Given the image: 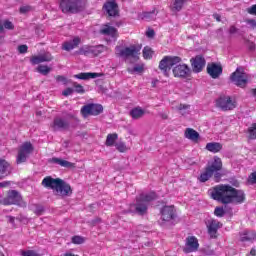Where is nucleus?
I'll return each instance as SVG.
<instances>
[{
    "label": "nucleus",
    "mask_w": 256,
    "mask_h": 256,
    "mask_svg": "<svg viewBox=\"0 0 256 256\" xmlns=\"http://www.w3.org/2000/svg\"><path fill=\"white\" fill-rule=\"evenodd\" d=\"M208 193L214 201H219L224 205H229L230 203L238 204L245 201V192L235 189L231 185H217L211 188Z\"/></svg>",
    "instance_id": "obj_1"
},
{
    "label": "nucleus",
    "mask_w": 256,
    "mask_h": 256,
    "mask_svg": "<svg viewBox=\"0 0 256 256\" xmlns=\"http://www.w3.org/2000/svg\"><path fill=\"white\" fill-rule=\"evenodd\" d=\"M42 185L48 189H52L57 195H71V186L59 178H51L48 176L42 180Z\"/></svg>",
    "instance_id": "obj_2"
},
{
    "label": "nucleus",
    "mask_w": 256,
    "mask_h": 256,
    "mask_svg": "<svg viewBox=\"0 0 256 256\" xmlns=\"http://www.w3.org/2000/svg\"><path fill=\"white\" fill-rule=\"evenodd\" d=\"M156 197L157 195L155 194V192L140 194V196L136 198V203L130 205L129 213L145 215L147 213V207H149V203L156 199Z\"/></svg>",
    "instance_id": "obj_3"
},
{
    "label": "nucleus",
    "mask_w": 256,
    "mask_h": 256,
    "mask_svg": "<svg viewBox=\"0 0 256 256\" xmlns=\"http://www.w3.org/2000/svg\"><path fill=\"white\" fill-rule=\"evenodd\" d=\"M115 55L116 57L124 59V61H127V59H139V55H141V45L131 44L130 46H116Z\"/></svg>",
    "instance_id": "obj_4"
},
{
    "label": "nucleus",
    "mask_w": 256,
    "mask_h": 256,
    "mask_svg": "<svg viewBox=\"0 0 256 256\" xmlns=\"http://www.w3.org/2000/svg\"><path fill=\"white\" fill-rule=\"evenodd\" d=\"M85 7V0H60L63 13H77Z\"/></svg>",
    "instance_id": "obj_5"
},
{
    "label": "nucleus",
    "mask_w": 256,
    "mask_h": 256,
    "mask_svg": "<svg viewBox=\"0 0 256 256\" xmlns=\"http://www.w3.org/2000/svg\"><path fill=\"white\" fill-rule=\"evenodd\" d=\"M180 61L181 57L179 56H165L159 63V69L163 71L166 77H169L171 67H175Z\"/></svg>",
    "instance_id": "obj_6"
},
{
    "label": "nucleus",
    "mask_w": 256,
    "mask_h": 256,
    "mask_svg": "<svg viewBox=\"0 0 256 256\" xmlns=\"http://www.w3.org/2000/svg\"><path fill=\"white\" fill-rule=\"evenodd\" d=\"M216 107L221 111H233L237 108V101L231 96H221L216 100Z\"/></svg>",
    "instance_id": "obj_7"
},
{
    "label": "nucleus",
    "mask_w": 256,
    "mask_h": 256,
    "mask_svg": "<svg viewBox=\"0 0 256 256\" xmlns=\"http://www.w3.org/2000/svg\"><path fill=\"white\" fill-rule=\"evenodd\" d=\"M31 153H33V144H31V142L23 143L18 149L16 158L17 164L25 163V161L29 159V155H31Z\"/></svg>",
    "instance_id": "obj_8"
},
{
    "label": "nucleus",
    "mask_w": 256,
    "mask_h": 256,
    "mask_svg": "<svg viewBox=\"0 0 256 256\" xmlns=\"http://www.w3.org/2000/svg\"><path fill=\"white\" fill-rule=\"evenodd\" d=\"M1 205H23V198L21 194L15 190L8 192L7 197L3 198L0 196Z\"/></svg>",
    "instance_id": "obj_9"
},
{
    "label": "nucleus",
    "mask_w": 256,
    "mask_h": 256,
    "mask_svg": "<svg viewBox=\"0 0 256 256\" xmlns=\"http://www.w3.org/2000/svg\"><path fill=\"white\" fill-rule=\"evenodd\" d=\"M230 79L237 87H245L249 78L243 68H237L230 76Z\"/></svg>",
    "instance_id": "obj_10"
},
{
    "label": "nucleus",
    "mask_w": 256,
    "mask_h": 256,
    "mask_svg": "<svg viewBox=\"0 0 256 256\" xmlns=\"http://www.w3.org/2000/svg\"><path fill=\"white\" fill-rule=\"evenodd\" d=\"M177 217V212L175 210V206H164L161 210V219L165 223H169L171 221H175Z\"/></svg>",
    "instance_id": "obj_11"
},
{
    "label": "nucleus",
    "mask_w": 256,
    "mask_h": 256,
    "mask_svg": "<svg viewBox=\"0 0 256 256\" xmlns=\"http://www.w3.org/2000/svg\"><path fill=\"white\" fill-rule=\"evenodd\" d=\"M83 117H89V115H99L103 113V106L101 104H88L81 109Z\"/></svg>",
    "instance_id": "obj_12"
},
{
    "label": "nucleus",
    "mask_w": 256,
    "mask_h": 256,
    "mask_svg": "<svg viewBox=\"0 0 256 256\" xmlns=\"http://www.w3.org/2000/svg\"><path fill=\"white\" fill-rule=\"evenodd\" d=\"M206 227L211 239H215L217 237V231L223 227V224H221V222L218 220L210 218L206 221Z\"/></svg>",
    "instance_id": "obj_13"
},
{
    "label": "nucleus",
    "mask_w": 256,
    "mask_h": 256,
    "mask_svg": "<svg viewBox=\"0 0 256 256\" xmlns=\"http://www.w3.org/2000/svg\"><path fill=\"white\" fill-rule=\"evenodd\" d=\"M107 51V47L103 45H98V46H83L80 49V54L81 55H89V53H92V55H101V53H105Z\"/></svg>",
    "instance_id": "obj_14"
},
{
    "label": "nucleus",
    "mask_w": 256,
    "mask_h": 256,
    "mask_svg": "<svg viewBox=\"0 0 256 256\" xmlns=\"http://www.w3.org/2000/svg\"><path fill=\"white\" fill-rule=\"evenodd\" d=\"M199 249V240L195 236H189L186 238V243L183 248L184 253H195Z\"/></svg>",
    "instance_id": "obj_15"
},
{
    "label": "nucleus",
    "mask_w": 256,
    "mask_h": 256,
    "mask_svg": "<svg viewBox=\"0 0 256 256\" xmlns=\"http://www.w3.org/2000/svg\"><path fill=\"white\" fill-rule=\"evenodd\" d=\"M172 71H173L174 77H181V78L189 77L191 73V69L189 68V66H187V64L176 65Z\"/></svg>",
    "instance_id": "obj_16"
},
{
    "label": "nucleus",
    "mask_w": 256,
    "mask_h": 256,
    "mask_svg": "<svg viewBox=\"0 0 256 256\" xmlns=\"http://www.w3.org/2000/svg\"><path fill=\"white\" fill-rule=\"evenodd\" d=\"M49 61H53V56H51V53L49 52L40 55H34L30 58V63H32V65H39L40 63H49Z\"/></svg>",
    "instance_id": "obj_17"
},
{
    "label": "nucleus",
    "mask_w": 256,
    "mask_h": 256,
    "mask_svg": "<svg viewBox=\"0 0 256 256\" xmlns=\"http://www.w3.org/2000/svg\"><path fill=\"white\" fill-rule=\"evenodd\" d=\"M100 32L102 35H107V37H109L108 41H117V37H119V33H117L115 27L110 25H105Z\"/></svg>",
    "instance_id": "obj_18"
},
{
    "label": "nucleus",
    "mask_w": 256,
    "mask_h": 256,
    "mask_svg": "<svg viewBox=\"0 0 256 256\" xmlns=\"http://www.w3.org/2000/svg\"><path fill=\"white\" fill-rule=\"evenodd\" d=\"M190 61L194 73H201V71H203V67H205V58H203L202 56H196Z\"/></svg>",
    "instance_id": "obj_19"
},
{
    "label": "nucleus",
    "mask_w": 256,
    "mask_h": 256,
    "mask_svg": "<svg viewBox=\"0 0 256 256\" xmlns=\"http://www.w3.org/2000/svg\"><path fill=\"white\" fill-rule=\"evenodd\" d=\"M104 10L108 13L109 17L119 15V6L115 1H108L104 4Z\"/></svg>",
    "instance_id": "obj_20"
},
{
    "label": "nucleus",
    "mask_w": 256,
    "mask_h": 256,
    "mask_svg": "<svg viewBox=\"0 0 256 256\" xmlns=\"http://www.w3.org/2000/svg\"><path fill=\"white\" fill-rule=\"evenodd\" d=\"M207 73L212 79H217V77L223 73V68H221V65L211 63L207 66Z\"/></svg>",
    "instance_id": "obj_21"
},
{
    "label": "nucleus",
    "mask_w": 256,
    "mask_h": 256,
    "mask_svg": "<svg viewBox=\"0 0 256 256\" xmlns=\"http://www.w3.org/2000/svg\"><path fill=\"white\" fill-rule=\"evenodd\" d=\"M80 43L81 38L74 37L72 40L64 42L62 45V49L64 51H73V49L79 47Z\"/></svg>",
    "instance_id": "obj_22"
},
{
    "label": "nucleus",
    "mask_w": 256,
    "mask_h": 256,
    "mask_svg": "<svg viewBox=\"0 0 256 256\" xmlns=\"http://www.w3.org/2000/svg\"><path fill=\"white\" fill-rule=\"evenodd\" d=\"M184 137L189 139V141H193V143H197V141H199V132L193 128H186Z\"/></svg>",
    "instance_id": "obj_23"
},
{
    "label": "nucleus",
    "mask_w": 256,
    "mask_h": 256,
    "mask_svg": "<svg viewBox=\"0 0 256 256\" xmlns=\"http://www.w3.org/2000/svg\"><path fill=\"white\" fill-rule=\"evenodd\" d=\"M207 168L210 169L213 173L221 171V169L223 168V162L221 161V158L215 156L213 161Z\"/></svg>",
    "instance_id": "obj_24"
},
{
    "label": "nucleus",
    "mask_w": 256,
    "mask_h": 256,
    "mask_svg": "<svg viewBox=\"0 0 256 256\" xmlns=\"http://www.w3.org/2000/svg\"><path fill=\"white\" fill-rule=\"evenodd\" d=\"M75 79H82L84 81H87V79H97V77H101V74L99 73H93V72H86V73H79L74 75Z\"/></svg>",
    "instance_id": "obj_25"
},
{
    "label": "nucleus",
    "mask_w": 256,
    "mask_h": 256,
    "mask_svg": "<svg viewBox=\"0 0 256 256\" xmlns=\"http://www.w3.org/2000/svg\"><path fill=\"white\" fill-rule=\"evenodd\" d=\"M11 171V165L6 160H0V177H5L9 175Z\"/></svg>",
    "instance_id": "obj_26"
},
{
    "label": "nucleus",
    "mask_w": 256,
    "mask_h": 256,
    "mask_svg": "<svg viewBox=\"0 0 256 256\" xmlns=\"http://www.w3.org/2000/svg\"><path fill=\"white\" fill-rule=\"evenodd\" d=\"M223 149V145L219 142H209L206 144V150L210 153H219Z\"/></svg>",
    "instance_id": "obj_27"
},
{
    "label": "nucleus",
    "mask_w": 256,
    "mask_h": 256,
    "mask_svg": "<svg viewBox=\"0 0 256 256\" xmlns=\"http://www.w3.org/2000/svg\"><path fill=\"white\" fill-rule=\"evenodd\" d=\"M128 73H130V75H135V73L137 75H141V73H143L145 71V65L144 64H136L134 67H128L127 68Z\"/></svg>",
    "instance_id": "obj_28"
},
{
    "label": "nucleus",
    "mask_w": 256,
    "mask_h": 256,
    "mask_svg": "<svg viewBox=\"0 0 256 256\" xmlns=\"http://www.w3.org/2000/svg\"><path fill=\"white\" fill-rule=\"evenodd\" d=\"M52 163H55L56 165H60V167H66L67 169H71L75 167V164L67 160H63L61 158H52Z\"/></svg>",
    "instance_id": "obj_29"
},
{
    "label": "nucleus",
    "mask_w": 256,
    "mask_h": 256,
    "mask_svg": "<svg viewBox=\"0 0 256 256\" xmlns=\"http://www.w3.org/2000/svg\"><path fill=\"white\" fill-rule=\"evenodd\" d=\"M255 239H256V233L253 231H244L240 235L241 241H255Z\"/></svg>",
    "instance_id": "obj_30"
},
{
    "label": "nucleus",
    "mask_w": 256,
    "mask_h": 256,
    "mask_svg": "<svg viewBox=\"0 0 256 256\" xmlns=\"http://www.w3.org/2000/svg\"><path fill=\"white\" fill-rule=\"evenodd\" d=\"M187 0H174V2L171 5V11L174 13H179L181 9H183V6L185 5V2Z\"/></svg>",
    "instance_id": "obj_31"
},
{
    "label": "nucleus",
    "mask_w": 256,
    "mask_h": 256,
    "mask_svg": "<svg viewBox=\"0 0 256 256\" xmlns=\"http://www.w3.org/2000/svg\"><path fill=\"white\" fill-rule=\"evenodd\" d=\"M5 29H8L9 31L15 29V25H13V22L9 20H0V33H4Z\"/></svg>",
    "instance_id": "obj_32"
},
{
    "label": "nucleus",
    "mask_w": 256,
    "mask_h": 256,
    "mask_svg": "<svg viewBox=\"0 0 256 256\" xmlns=\"http://www.w3.org/2000/svg\"><path fill=\"white\" fill-rule=\"evenodd\" d=\"M130 115L132 119H141L145 115V110L141 107H136L131 110Z\"/></svg>",
    "instance_id": "obj_33"
},
{
    "label": "nucleus",
    "mask_w": 256,
    "mask_h": 256,
    "mask_svg": "<svg viewBox=\"0 0 256 256\" xmlns=\"http://www.w3.org/2000/svg\"><path fill=\"white\" fill-rule=\"evenodd\" d=\"M211 177H213V172L206 168L205 171L200 174L199 181H201V183H205V181H209Z\"/></svg>",
    "instance_id": "obj_34"
},
{
    "label": "nucleus",
    "mask_w": 256,
    "mask_h": 256,
    "mask_svg": "<svg viewBox=\"0 0 256 256\" xmlns=\"http://www.w3.org/2000/svg\"><path fill=\"white\" fill-rule=\"evenodd\" d=\"M67 127V121L61 119V118H56L53 123V129H65Z\"/></svg>",
    "instance_id": "obj_35"
},
{
    "label": "nucleus",
    "mask_w": 256,
    "mask_h": 256,
    "mask_svg": "<svg viewBox=\"0 0 256 256\" xmlns=\"http://www.w3.org/2000/svg\"><path fill=\"white\" fill-rule=\"evenodd\" d=\"M118 136L117 134H108L107 138H106V146L107 147H113V145H115V141H117Z\"/></svg>",
    "instance_id": "obj_36"
},
{
    "label": "nucleus",
    "mask_w": 256,
    "mask_h": 256,
    "mask_svg": "<svg viewBox=\"0 0 256 256\" xmlns=\"http://www.w3.org/2000/svg\"><path fill=\"white\" fill-rule=\"evenodd\" d=\"M36 71L38 73H40L41 75H49V73H51V67H49L47 65H39L36 68Z\"/></svg>",
    "instance_id": "obj_37"
},
{
    "label": "nucleus",
    "mask_w": 256,
    "mask_h": 256,
    "mask_svg": "<svg viewBox=\"0 0 256 256\" xmlns=\"http://www.w3.org/2000/svg\"><path fill=\"white\" fill-rule=\"evenodd\" d=\"M143 57L144 59H153V50L149 46L144 47Z\"/></svg>",
    "instance_id": "obj_38"
},
{
    "label": "nucleus",
    "mask_w": 256,
    "mask_h": 256,
    "mask_svg": "<svg viewBox=\"0 0 256 256\" xmlns=\"http://www.w3.org/2000/svg\"><path fill=\"white\" fill-rule=\"evenodd\" d=\"M191 106L186 105V104H179L177 109L180 112L181 115H187L189 114V109Z\"/></svg>",
    "instance_id": "obj_39"
},
{
    "label": "nucleus",
    "mask_w": 256,
    "mask_h": 256,
    "mask_svg": "<svg viewBox=\"0 0 256 256\" xmlns=\"http://www.w3.org/2000/svg\"><path fill=\"white\" fill-rule=\"evenodd\" d=\"M115 147L117 149V151H119L120 153H125L126 151H129V148L127 147V145L124 144V142H117L115 144Z\"/></svg>",
    "instance_id": "obj_40"
},
{
    "label": "nucleus",
    "mask_w": 256,
    "mask_h": 256,
    "mask_svg": "<svg viewBox=\"0 0 256 256\" xmlns=\"http://www.w3.org/2000/svg\"><path fill=\"white\" fill-rule=\"evenodd\" d=\"M141 18L144 21H151V19H155V12H144Z\"/></svg>",
    "instance_id": "obj_41"
},
{
    "label": "nucleus",
    "mask_w": 256,
    "mask_h": 256,
    "mask_svg": "<svg viewBox=\"0 0 256 256\" xmlns=\"http://www.w3.org/2000/svg\"><path fill=\"white\" fill-rule=\"evenodd\" d=\"M249 139H256V123H254L248 130Z\"/></svg>",
    "instance_id": "obj_42"
},
{
    "label": "nucleus",
    "mask_w": 256,
    "mask_h": 256,
    "mask_svg": "<svg viewBox=\"0 0 256 256\" xmlns=\"http://www.w3.org/2000/svg\"><path fill=\"white\" fill-rule=\"evenodd\" d=\"M72 243H74L75 245H81L85 243V238L81 236H74L72 237Z\"/></svg>",
    "instance_id": "obj_43"
},
{
    "label": "nucleus",
    "mask_w": 256,
    "mask_h": 256,
    "mask_svg": "<svg viewBox=\"0 0 256 256\" xmlns=\"http://www.w3.org/2000/svg\"><path fill=\"white\" fill-rule=\"evenodd\" d=\"M214 215L216 217H223L225 215V209H223V207H216L214 210Z\"/></svg>",
    "instance_id": "obj_44"
},
{
    "label": "nucleus",
    "mask_w": 256,
    "mask_h": 256,
    "mask_svg": "<svg viewBox=\"0 0 256 256\" xmlns=\"http://www.w3.org/2000/svg\"><path fill=\"white\" fill-rule=\"evenodd\" d=\"M21 255L22 256H39V254H37V252L33 251V250H22L21 251Z\"/></svg>",
    "instance_id": "obj_45"
},
{
    "label": "nucleus",
    "mask_w": 256,
    "mask_h": 256,
    "mask_svg": "<svg viewBox=\"0 0 256 256\" xmlns=\"http://www.w3.org/2000/svg\"><path fill=\"white\" fill-rule=\"evenodd\" d=\"M17 220L20 221V223H24V225H27V223H29V218L24 215L18 216Z\"/></svg>",
    "instance_id": "obj_46"
},
{
    "label": "nucleus",
    "mask_w": 256,
    "mask_h": 256,
    "mask_svg": "<svg viewBox=\"0 0 256 256\" xmlns=\"http://www.w3.org/2000/svg\"><path fill=\"white\" fill-rule=\"evenodd\" d=\"M246 23L251 29H256L255 19H248V20H246Z\"/></svg>",
    "instance_id": "obj_47"
},
{
    "label": "nucleus",
    "mask_w": 256,
    "mask_h": 256,
    "mask_svg": "<svg viewBox=\"0 0 256 256\" xmlns=\"http://www.w3.org/2000/svg\"><path fill=\"white\" fill-rule=\"evenodd\" d=\"M247 13H249V15H256V4L247 8Z\"/></svg>",
    "instance_id": "obj_48"
},
{
    "label": "nucleus",
    "mask_w": 256,
    "mask_h": 256,
    "mask_svg": "<svg viewBox=\"0 0 256 256\" xmlns=\"http://www.w3.org/2000/svg\"><path fill=\"white\" fill-rule=\"evenodd\" d=\"M62 95H64V97H69V95H73V88H67L62 92Z\"/></svg>",
    "instance_id": "obj_49"
},
{
    "label": "nucleus",
    "mask_w": 256,
    "mask_h": 256,
    "mask_svg": "<svg viewBox=\"0 0 256 256\" xmlns=\"http://www.w3.org/2000/svg\"><path fill=\"white\" fill-rule=\"evenodd\" d=\"M29 11H31V6L20 7V13H29Z\"/></svg>",
    "instance_id": "obj_50"
},
{
    "label": "nucleus",
    "mask_w": 256,
    "mask_h": 256,
    "mask_svg": "<svg viewBox=\"0 0 256 256\" xmlns=\"http://www.w3.org/2000/svg\"><path fill=\"white\" fill-rule=\"evenodd\" d=\"M27 49H28L27 45H20L18 47L19 53H27Z\"/></svg>",
    "instance_id": "obj_51"
},
{
    "label": "nucleus",
    "mask_w": 256,
    "mask_h": 256,
    "mask_svg": "<svg viewBox=\"0 0 256 256\" xmlns=\"http://www.w3.org/2000/svg\"><path fill=\"white\" fill-rule=\"evenodd\" d=\"M248 180L250 181V183H256V171L249 176Z\"/></svg>",
    "instance_id": "obj_52"
},
{
    "label": "nucleus",
    "mask_w": 256,
    "mask_h": 256,
    "mask_svg": "<svg viewBox=\"0 0 256 256\" xmlns=\"http://www.w3.org/2000/svg\"><path fill=\"white\" fill-rule=\"evenodd\" d=\"M75 91H76V93H84L85 92V90L83 89V86H81V85H75Z\"/></svg>",
    "instance_id": "obj_53"
},
{
    "label": "nucleus",
    "mask_w": 256,
    "mask_h": 256,
    "mask_svg": "<svg viewBox=\"0 0 256 256\" xmlns=\"http://www.w3.org/2000/svg\"><path fill=\"white\" fill-rule=\"evenodd\" d=\"M214 177H215V181L217 183H219V181H221V174L219 173V171L214 172Z\"/></svg>",
    "instance_id": "obj_54"
},
{
    "label": "nucleus",
    "mask_w": 256,
    "mask_h": 256,
    "mask_svg": "<svg viewBox=\"0 0 256 256\" xmlns=\"http://www.w3.org/2000/svg\"><path fill=\"white\" fill-rule=\"evenodd\" d=\"M239 31L235 26H231L229 29L230 35H235Z\"/></svg>",
    "instance_id": "obj_55"
},
{
    "label": "nucleus",
    "mask_w": 256,
    "mask_h": 256,
    "mask_svg": "<svg viewBox=\"0 0 256 256\" xmlns=\"http://www.w3.org/2000/svg\"><path fill=\"white\" fill-rule=\"evenodd\" d=\"M57 81H59L60 83H67V78H65L64 76H57Z\"/></svg>",
    "instance_id": "obj_56"
},
{
    "label": "nucleus",
    "mask_w": 256,
    "mask_h": 256,
    "mask_svg": "<svg viewBox=\"0 0 256 256\" xmlns=\"http://www.w3.org/2000/svg\"><path fill=\"white\" fill-rule=\"evenodd\" d=\"M146 35L148 36V37H154V35H155V31L154 30H148L147 32H146Z\"/></svg>",
    "instance_id": "obj_57"
},
{
    "label": "nucleus",
    "mask_w": 256,
    "mask_h": 256,
    "mask_svg": "<svg viewBox=\"0 0 256 256\" xmlns=\"http://www.w3.org/2000/svg\"><path fill=\"white\" fill-rule=\"evenodd\" d=\"M8 221H9V223H15V217L9 216Z\"/></svg>",
    "instance_id": "obj_58"
},
{
    "label": "nucleus",
    "mask_w": 256,
    "mask_h": 256,
    "mask_svg": "<svg viewBox=\"0 0 256 256\" xmlns=\"http://www.w3.org/2000/svg\"><path fill=\"white\" fill-rule=\"evenodd\" d=\"M213 17L216 21H221V16L219 14H214Z\"/></svg>",
    "instance_id": "obj_59"
},
{
    "label": "nucleus",
    "mask_w": 256,
    "mask_h": 256,
    "mask_svg": "<svg viewBox=\"0 0 256 256\" xmlns=\"http://www.w3.org/2000/svg\"><path fill=\"white\" fill-rule=\"evenodd\" d=\"M157 83H159V80H153L152 81V87H155V85H157Z\"/></svg>",
    "instance_id": "obj_60"
},
{
    "label": "nucleus",
    "mask_w": 256,
    "mask_h": 256,
    "mask_svg": "<svg viewBox=\"0 0 256 256\" xmlns=\"http://www.w3.org/2000/svg\"><path fill=\"white\" fill-rule=\"evenodd\" d=\"M6 185H7V182H2V183H0V188L5 187Z\"/></svg>",
    "instance_id": "obj_61"
},
{
    "label": "nucleus",
    "mask_w": 256,
    "mask_h": 256,
    "mask_svg": "<svg viewBox=\"0 0 256 256\" xmlns=\"http://www.w3.org/2000/svg\"><path fill=\"white\" fill-rule=\"evenodd\" d=\"M255 250L254 249H252L251 251H250V255H252V256H255Z\"/></svg>",
    "instance_id": "obj_62"
},
{
    "label": "nucleus",
    "mask_w": 256,
    "mask_h": 256,
    "mask_svg": "<svg viewBox=\"0 0 256 256\" xmlns=\"http://www.w3.org/2000/svg\"><path fill=\"white\" fill-rule=\"evenodd\" d=\"M41 211H43V209H39L38 211H36V214L41 215Z\"/></svg>",
    "instance_id": "obj_63"
},
{
    "label": "nucleus",
    "mask_w": 256,
    "mask_h": 256,
    "mask_svg": "<svg viewBox=\"0 0 256 256\" xmlns=\"http://www.w3.org/2000/svg\"><path fill=\"white\" fill-rule=\"evenodd\" d=\"M254 95L256 96V88L253 90Z\"/></svg>",
    "instance_id": "obj_64"
}]
</instances>
